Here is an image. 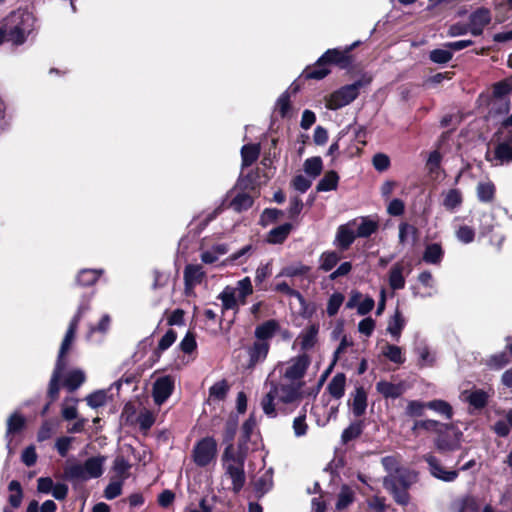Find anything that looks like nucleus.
I'll use <instances>...</instances> for the list:
<instances>
[{"label": "nucleus", "mask_w": 512, "mask_h": 512, "mask_svg": "<svg viewBox=\"0 0 512 512\" xmlns=\"http://www.w3.org/2000/svg\"><path fill=\"white\" fill-rule=\"evenodd\" d=\"M244 452H236L232 444H229L222 455L224 473L221 477V489L239 493L245 484Z\"/></svg>", "instance_id": "2"}, {"label": "nucleus", "mask_w": 512, "mask_h": 512, "mask_svg": "<svg viewBox=\"0 0 512 512\" xmlns=\"http://www.w3.org/2000/svg\"><path fill=\"white\" fill-rule=\"evenodd\" d=\"M384 488L393 496L394 501L401 506H407L410 502L408 488L396 485L392 479L383 480Z\"/></svg>", "instance_id": "14"}, {"label": "nucleus", "mask_w": 512, "mask_h": 512, "mask_svg": "<svg viewBox=\"0 0 512 512\" xmlns=\"http://www.w3.org/2000/svg\"><path fill=\"white\" fill-rule=\"evenodd\" d=\"M92 300V295H83L78 304L76 313L72 317L71 321L77 324L80 323L82 317L90 310V303Z\"/></svg>", "instance_id": "57"}, {"label": "nucleus", "mask_w": 512, "mask_h": 512, "mask_svg": "<svg viewBox=\"0 0 512 512\" xmlns=\"http://www.w3.org/2000/svg\"><path fill=\"white\" fill-rule=\"evenodd\" d=\"M340 256L335 251H326L320 255L319 269L328 272L331 271L339 262Z\"/></svg>", "instance_id": "39"}, {"label": "nucleus", "mask_w": 512, "mask_h": 512, "mask_svg": "<svg viewBox=\"0 0 512 512\" xmlns=\"http://www.w3.org/2000/svg\"><path fill=\"white\" fill-rule=\"evenodd\" d=\"M318 332V324H311L301 332L299 339L302 350H309L315 345L317 341Z\"/></svg>", "instance_id": "26"}, {"label": "nucleus", "mask_w": 512, "mask_h": 512, "mask_svg": "<svg viewBox=\"0 0 512 512\" xmlns=\"http://www.w3.org/2000/svg\"><path fill=\"white\" fill-rule=\"evenodd\" d=\"M292 229L290 223H284L276 228H273L268 234V242L273 244L282 243L289 235Z\"/></svg>", "instance_id": "38"}, {"label": "nucleus", "mask_w": 512, "mask_h": 512, "mask_svg": "<svg viewBox=\"0 0 512 512\" xmlns=\"http://www.w3.org/2000/svg\"><path fill=\"white\" fill-rule=\"evenodd\" d=\"M384 479H392L394 480L396 485L410 488L413 482L415 481V475L408 471H400L397 472L396 475H389Z\"/></svg>", "instance_id": "52"}, {"label": "nucleus", "mask_w": 512, "mask_h": 512, "mask_svg": "<svg viewBox=\"0 0 512 512\" xmlns=\"http://www.w3.org/2000/svg\"><path fill=\"white\" fill-rule=\"evenodd\" d=\"M75 441L74 437L71 436H61L55 441V449L61 457H66L70 449L72 448V444Z\"/></svg>", "instance_id": "61"}, {"label": "nucleus", "mask_w": 512, "mask_h": 512, "mask_svg": "<svg viewBox=\"0 0 512 512\" xmlns=\"http://www.w3.org/2000/svg\"><path fill=\"white\" fill-rule=\"evenodd\" d=\"M406 326V319L402 315V313L396 309L395 313L390 317L387 325V333H389L392 338L396 341H399L401 337L402 330Z\"/></svg>", "instance_id": "21"}, {"label": "nucleus", "mask_w": 512, "mask_h": 512, "mask_svg": "<svg viewBox=\"0 0 512 512\" xmlns=\"http://www.w3.org/2000/svg\"><path fill=\"white\" fill-rule=\"evenodd\" d=\"M345 300V296L340 292L331 294L327 301L326 313L329 317H334Z\"/></svg>", "instance_id": "49"}, {"label": "nucleus", "mask_w": 512, "mask_h": 512, "mask_svg": "<svg viewBox=\"0 0 512 512\" xmlns=\"http://www.w3.org/2000/svg\"><path fill=\"white\" fill-rule=\"evenodd\" d=\"M217 442L213 437H204L192 449V460L198 467H206L216 460Z\"/></svg>", "instance_id": "5"}, {"label": "nucleus", "mask_w": 512, "mask_h": 512, "mask_svg": "<svg viewBox=\"0 0 512 512\" xmlns=\"http://www.w3.org/2000/svg\"><path fill=\"white\" fill-rule=\"evenodd\" d=\"M444 251L439 243H431L425 247L423 261L427 264L439 265L443 259Z\"/></svg>", "instance_id": "27"}, {"label": "nucleus", "mask_w": 512, "mask_h": 512, "mask_svg": "<svg viewBox=\"0 0 512 512\" xmlns=\"http://www.w3.org/2000/svg\"><path fill=\"white\" fill-rule=\"evenodd\" d=\"M339 181L338 174L335 171L325 173L323 178L317 184V191L326 192L337 188Z\"/></svg>", "instance_id": "40"}, {"label": "nucleus", "mask_w": 512, "mask_h": 512, "mask_svg": "<svg viewBox=\"0 0 512 512\" xmlns=\"http://www.w3.org/2000/svg\"><path fill=\"white\" fill-rule=\"evenodd\" d=\"M85 381V374L82 370L74 369L67 373L64 379V386L70 391L78 389Z\"/></svg>", "instance_id": "36"}, {"label": "nucleus", "mask_w": 512, "mask_h": 512, "mask_svg": "<svg viewBox=\"0 0 512 512\" xmlns=\"http://www.w3.org/2000/svg\"><path fill=\"white\" fill-rule=\"evenodd\" d=\"M308 272H309V267L299 263L296 265H290V266L284 267L280 271V273L278 274L277 277H280V276L296 277V276L305 275Z\"/></svg>", "instance_id": "59"}, {"label": "nucleus", "mask_w": 512, "mask_h": 512, "mask_svg": "<svg viewBox=\"0 0 512 512\" xmlns=\"http://www.w3.org/2000/svg\"><path fill=\"white\" fill-rule=\"evenodd\" d=\"M105 462L106 457L101 455L88 458L83 463L87 480L101 477L104 471L103 466Z\"/></svg>", "instance_id": "16"}, {"label": "nucleus", "mask_w": 512, "mask_h": 512, "mask_svg": "<svg viewBox=\"0 0 512 512\" xmlns=\"http://www.w3.org/2000/svg\"><path fill=\"white\" fill-rule=\"evenodd\" d=\"M461 436L460 432L455 433L454 438H450L447 434H440L435 441L436 448L440 452L454 451L460 447Z\"/></svg>", "instance_id": "25"}, {"label": "nucleus", "mask_w": 512, "mask_h": 512, "mask_svg": "<svg viewBox=\"0 0 512 512\" xmlns=\"http://www.w3.org/2000/svg\"><path fill=\"white\" fill-rule=\"evenodd\" d=\"M259 144H247L241 149L242 165L247 167L252 165L259 157Z\"/></svg>", "instance_id": "37"}, {"label": "nucleus", "mask_w": 512, "mask_h": 512, "mask_svg": "<svg viewBox=\"0 0 512 512\" xmlns=\"http://www.w3.org/2000/svg\"><path fill=\"white\" fill-rule=\"evenodd\" d=\"M84 464L72 463L64 468V478L69 481H87Z\"/></svg>", "instance_id": "34"}, {"label": "nucleus", "mask_w": 512, "mask_h": 512, "mask_svg": "<svg viewBox=\"0 0 512 512\" xmlns=\"http://www.w3.org/2000/svg\"><path fill=\"white\" fill-rule=\"evenodd\" d=\"M78 325L77 323L75 322H72L70 321L69 325H68V329L65 333V336L62 340V343H61V346H60V349H59V353H58V357H57V361L56 363L57 364H60L61 365H64L66 366V363L64 361V356L65 354L69 351L74 339H75V335H76V331L78 329Z\"/></svg>", "instance_id": "18"}, {"label": "nucleus", "mask_w": 512, "mask_h": 512, "mask_svg": "<svg viewBox=\"0 0 512 512\" xmlns=\"http://www.w3.org/2000/svg\"><path fill=\"white\" fill-rule=\"evenodd\" d=\"M423 459L428 464L429 473L434 478L446 483L454 482L458 478V470L446 469L441 461L434 455L426 454L423 456Z\"/></svg>", "instance_id": "6"}, {"label": "nucleus", "mask_w": 512, "mask_h": 512, "mask_svg": "<svg viewBox=\"0 0 512 512\" xmlns=\"http://www.w3.org/2000/svg\"><path fill=\"white\" fill-rule=\"evenodd\" d=\"M131 464L123 456H117L113 462V471L119 480L124 481L128 478Z\"/></svg>", "instance_id": "47"}, {"label": "nucleus", "mask_w": 512, "mask_h": 512, "mask_svg": "<svg viewBox=\"0 0 512 512\" xmlns=\"http://www.w3.org/2000/svg\"><path fill=\"white\" fill-rule=\"evenodd\" d=\"M357 225V237L366 238L375 233L378 229V222L368 217H362Z\"/></svg>", "instance_id": "41"}, {"label": "nucleus", "mask_w": 512, "mask_h": 512, "mask_svg": "<svg viewBox=\"0 0 512 512\" xmlns=\"http://www.w3.org/2000/svg\"><path fill=\"white\" fill-rule=\"evenodd\" d=\"M491 22V13L486 8H478L469 15V33L473 36L482 35L485 27Z\"/></svg>", "instance_id": "8"}, {"label": "nucleus", "mask_w": 512, "mask_h": 512, "mask_svg": "<svg viewBox=\"0 0 512 512\" xmlns=\"http://www.w3.org/2000/svg\"><path fill=\"white\" fill-rule=\"evenodd\" d=\"M363 431V425L361 422H354L350 424L346 429L343 430L341 435V440L344 444L349 441L356 439L361 435Z\"/></svg>", "instance_id": "54"}, {"label": "nucleus", "mask_w": 512, "mask_h": 512, "mask_svg": "<svg viewBox=\"0 0 512 512\" xmlns=\"http://www.w3.org/2000/svg\"><path fill=\"white\" fill-rule=\"evenodd\" d=\"M490 394L482 389L472 391L464 390L460 394V399L468 402L475 409H482L487 405Z\"/></svg>", "instance_id": "13"}, {"label": "nucleus", "mask_w": 512, "mask_h": 512, "mask_svg": "<svg viewBox=\"0 0 512 512\" xmlns=\"http://www.w3.org/2000/svg\"><path fill=\"white\" fill-rule=\"evenodd\" d=\"M383 355L395 364H403L405 357L403 356L402 349L393 344H386L382 351Z\"/></svg>", "instance_id": "48"}, {"label": "nucleus", "mask_w": 512, "mask_h": 512, "mask_svg": "<svg viewBox=\"0 0 512 512\" xmlns=\"http://www.w3.org/2000/svg\"><path fill=\"white\" fill-rule=\"evenodd\" d=\"M218 299L222 302L223 310H238L237 289L226 286L219 294Z\"/></svg>", "instance_id": "29"}, {"label": "nucleus", "mask_w": 512, "mask_h": 512, "mask_svg": "<svg viewBox=\"0 0 512 512\" xmlns=\"http://www.w3.org/2000/svg\"><path fill=\"white\" fill-rule=\"evenodd\" d=\"M175 380L170 375L159 377L153 385V398L157 405L163 404L172 394Z\"/></svg>", "instance_id": "7"}, {"label": "nucleus", "mask_w": 512, "mask_h": 512, "mask_svg": "<svg viewBox=\"0 0 512 512\" xmlns=\"http://www.w3.org/2000/svg\"><path fill=\"white\" fill-rule=\"evenodd\" d=\"M462 200L463 198L460 190L450 189L444 195L443 206L447 210L453 211L461 205Z\"/></svg>", "instance_id": "43"}, {"label": "nucleus", "mask_w": 512, "mask_h": 512, "mask_svg": "<svg viewBox=\"0 0 512 512\" xmlns=\"http://www.w3.org/2000/svg\"><path fill=\"white\" fill-rule=\"evenodd\" d=\"M370 82L371 78L362 77L352 84L341 87L326 99V107L330 110H337L350 104L357 98L360 89L369 85Z\"/></svg>", "instance_id": "4"}, {"label": "nucleus", "mask_w": 512, "mask_h": 512, "mask_svg": "<svg viewBox=\"0 0 512 512\" xmlns=\"http://www.w3.org/2000/svg\"><path fill=\"white\" fill-rule=\"evenodd\" d=\"M104 273L103 269H82L76 276L77 284L81 286H91L95 284L98 278Z\"/></svg>", "instance_id": "30"}, {"label": "nucleus", "mask_w": 512, "mask_h": 512, "mask_svg": "<svg viewBox=\"0 0 512 512\" xmlns=\"http://www.w3.org/2000/svg\"><path fill=\"white\" fill-rule=\"evenodd\" d=\"M111 317L103 314L97 324L89 325L86 339L91 342L101 343L111 327Z\"/></svg>", "instance_id": "12"}, {"label": "nucleus", "mask_w": 512, "mask_h": 512, "mask_svg": "<svg viewBox=\"0 0 512 512\" xmlns=\"http://www.w3.org/2000/svg\"><path fill=\"white\" fill-rule=\"evenodd\" d=\"M494 160L496 165H503L512 162V139L506 138L499 142L494 149Z\"/></svg>", "instance_id": "17"}, {"label": "nucleus", "mask_w": 512, "mask_h": 512, "mask_svg": "<svg viewBox=\"0 0 512 512\" xmlns=\"http://www.w3.org/2000/svg\"><path fill=\"white\" fill-rule=\"evenodd\" d=\"M310 366L306 354L292 357L279 363L267 382L269 388L261 401L263 412L271 418L279 413H288L299 405L303 398L304 377Z\"/></svg>", "instance_id": "1"}, {"label": "nucleus", "mask_w": 512, "mask_h": 512, "mask_svg": "<svg viewBox=\"0 0 512 512\" xmlns=\"http://www.w3.org/2000/svg\"><path fill=\"white\" fill-rule=\"evenodd\" d=\"M8 490L10 491V495L8 497L9 504L13 508H18L23 499V490L20 482L12 480L8 485Z\"/></svg>", "instance_id": "42"}, {"label": "nucleus", "mask_w": 512, "mask_h": 512, "mask_svg": "<svg viewBox=\"0 0 512 512\" xmlns=\"http://www.w3.org/2000/svg\"><path fill=\"white\" fill-rule=\"evenodd\" d=\"M323 163L320 157H311L304 162V171L312 178H316L322 171Z\"/></svg>", "instance_id": "50"}, {"label": "nucleus", "mask_w": 512, "mask_h": 512, "mask_svg": "<svg viewBox=\"0 0 512 512\" xmlns=\"http://www.w3.org/2000/svg\"><path fill=\"white\" fill-rule=\"evenodd\" d=\"M357 225V219H353L346 224L340 225L336 232L335 245L341 250H347L354 242L357 234L353 227Z\"/></svg>", "instance_id": "10"}, {"label": "nucleus", "mask_w": 512, "mask_h": 512, "mask_svg": "<svg viewBox=\"0 0 512 512\" xmlns=\"http://www.w3.org/2000/svg\"><path fill=\"white\" fill-rule=\"evenodd\" d=\"M255 427H256V421L252 417H249L243 423L242 430H241V439L239 441V451L238 452H244L243 450L247 449L246 443L250 439Z\"/></svg>", "instance_id": "46"}, {"label": "nucleus", "mask_w": 512, "mask_h": 512, "mask_svg": "<svg viewBox=\"0 0 512 512\" xmlns=\"http://www.w3.org/2000/svg\"><path fill=\"white\" fill-rule=\"evenodd\" d=\"M270 343L267 341L257 340L248 348L249 365L254 366L263 362L269 352Z\"/></svg>", "instance_id": "15"}, {"label": "nucleus", "mask_w": 512, "mask_h": 512, "mask_svg": "<svg viewBox=\"0 0 512 512\" xmlns=\"http://www.w3.org/2000/svg\"><path fill=\"white\" fill-rule=\"evenodd\" d=\"M425 408H427V403L411 400L407 403L405 414L409 417H420L423 415Z\"/></svg>", "instance_id": "64"}, {"label": "nucleus", "mask_w": 512, "mask_h": 512, "mask_svg": "<svg viewBox=\"0 0 512 512\" xmlns=\"http://www.w3.org/2000/svg\"><path fill=\"white\" fill-rule=\"evenodd\" d=\"M205 276L203 267L199 264H189L184 269V281L186 287L192 288L200 284Z\"/></svg>", "instance_id": "20"}, {"label": "nucleus", "mask_w": 512, "mask_h": 512, "mask_svg": "<svg viewBox=\"0 0 512 512\" xmlns=\"http://www.w3.org/2000/svg\"><path fill=\"white\" fill-rule=\"evenodd\" d=\"M453 57V53L449 48H439L430 51L429 59L436 64H446Z\"/></svg>", "instance_id": "51"}, {"label": "nucleus", "mask_w": 512, "mask_h": 512, "mask_svg": "<svg viewBox=\"0 0 512 512\" xmlns=\"http://www.w3.org/2000/svg\"><path fill=\"white\" fill-rule=\"evenodd\" d=\"M64 368H65V366L61 365V363L60 364L56 363L54 371L52 373V376H51V379L49 382V387H48V396L52 401H54L58 397L59 390H60L59 381H60L61 374H62V371L64 370Z\"/></svg>", "instance_id": "35"}, {"label": "nucleus", "mask_w": 512, "mask_h": 512, "mask_svg": "<svg viewBox=\"0 0 512 512\" xmlns=\"http://www.w3.org/2000/svg\"><path fill=\"white\" fill-rule=\"evenodd\" d=\"M330 73V69H328L325 65L318 66L317 62L313 67H307L304 71V77L306 79H316L321 80L325 78Z\"/></svg>", "instance_id": "56"}, {"label": "nucleus", "mask_w": 512, "mask_h": 512, "mask_svg": "<svg viewBox=\"0 0 512 512\" xmlns=\"http://www.w3.org/2000/svg\"><path fill=\"white\" fill-rule=\"evenodd\" d=\"M123 482L124 481L119 479L110 481L104 490V497L107 500H113L121 495Z\"/></svg>", "instance_id": "63"}, {"label": "nucleus", "mask_w": 512, "mask_h": 512, "mask_svg": "<svg viewBox=\"0 0 512 512\" xmlns=\"http://www.w3.org/2000/svg\"><path fill=\"white\" fill-rule=\"evenodd\" d=\"M376 390L384 398L397 399L405 392V387L402 383L394 384L382 380L376 383Z\"/></svg>", "instance_id": "19"}, {"label": "nucleus", "mask_w": 512, "mask_h": 512, "mask_svg": "<svg viewBox=\"0 0 512 512\" xmlns=\"http://www.w3.org/2000/svg\"><path fill=\"white\" fill-rule=\"evenodd\" d=\"M496 193V187L490 180H484L478 182L476 186V195L480 202L490 203L494 200Z\"/></svg>", "instance_id": "23"}, {"label": "nucleus", "mask_w": 512, "mask_h": 512, "mask_svg": "<svg viewBox=\"0 0 512 512\" xmlns=\"http://www.w3.org/2000/svg\"><path fill=\"white\" fill-rule=\"evenodd\" d=\"M415 352L418 355V365L420 367L433 366L436 361V356L430 351L425 343H420L415 347Z\"/></svg>", "instance_id": "33"}, {"label": "nucleus", "mask_w": 512, "mask_h": 512, "mask_svg": "<svg viewBox=\"0 0 512 512\" xmlns=\"http://www.w3.org/2000/svg\"><path fill=\"white\" fill-rule=\"evenodd\" d=\"M3 21L8 31V41L15 46L24 44L35 28V18L26 10L13 11Z\"/></svg>", "instance_id": "3"}, {"label": "nucleus", "mask_w": 512, "mask_h": 512, "mask_svg": "<svg viewBox=\"0 0 512 512\" xmlns=\"http://www.w3.org/2000/svg\"><path fill=\"white\" fill-rule=\"evenodd\" d=\"M278 329L279 324L276 320H267L255 328L254 334L257 340L269 342Z\"/></svg>", "instance_id": "22"}, {"label": "nucleus", "mask_w": 512, "mask_h": 512, "mask_svg": "<svg viewBox=\"0 0 512 512\" xmlns=\"http://www.w3.org/2000/svg\"><path fill=\"white\" fill-rule=\"evenodd\" d=\"M87 405L91 408H99L106 404L107 393L104 390H98L86 397Z\"/></svg>", "instance_id": "58"}, {"label": "nucleus", "mask_w": 512, "mask_h": 512, "mask_svg": "<svg viewBox=\"0 0 512 512\" xmlns=\"http://www.w3.org/2000/svg\"><path fill=\"white\" fill-rule=\"evenodd\" d=\"M427 408L440 415H443L446 419H451L453 416L452 406L444 400L429 401L427 402Z\"/></svg>", "instance_id": "44"}, {"label": "nucleus", "mask_w": 512, "mask_h": 512, "mask_svg": "<svg viewBox=\"0 0 512 512\" xmlns=\"http://www.w3.org/2000/svg\"><path fill=\"white\" fill-rule=\"evenodd\" d=\"M346 376L343 373H337L327 385V390L335 399H340L345 392Z\"/></svg>", "instance_id": "31"}, {"label": "nucleus", "mask_w": 512, "mask_h": 512, "mask_svg": "<svg viewBox=\"0 0 512 512\" xmlns=\"http://www.w3.org/2000/svg\"><path fill=\"white\" fill-rule=\"evenodd\" d=\"M452 509L455 512H478L479 505L474 496L465 495L452 503Z\"/></svg>", "instance_id": "28"}, {"label": "nucleus", "mask_w": 512, "mask_h": 512, "mask_svg": "<svg viewBox=\"0 0 512 512\" xmlns=\"http://www.w3.org/2000/svg\"><path fill=\"white\" fill-rule=\"evenodd\" d=\"M404 264L402 262L395 263L389 272V285L392 290H401L405 287V277L403 275Z\"/></svg>", "instance_id": "24"}, {"label": "nucleus", "mask_w": 512, "mask_h": 512, "mask_svg": "<svg viewBox=\"0 0 512 512\" xmlns=\"http://www.w3.org/2000/svg\"><path fill=\"white\" fill-rule=\"evenodd\" d=\"M455 236L458 241L463 244H469L474 241L475 238V230L467 225H461L455 231Z\"/></svg>", "instance_id": "60"}, {"label": "nucleus", "mask_w": 512, "mask_h": 512, "mask_svg": "<svg viewBox=\"0 0 512 512\" xmlns=\"http://www.w3.org/2000/svg\"><path fill=\"white\" fill-rule=\"evenodd\" d=\"M229 385L226 380H221L212 385L209 389V397L213 401H222L226 398Z\"/></svg>", "instance_id": "45"}, {"label": "nucleus", "mask_w": 512, "mask_h": 512, "mask_svg": "<svg viewBox=\"0 0 512 512\" xmlns=\"http://www.w3.org/2000/svg\"><path fill=\"white\" fill-rule=\"evenodd\" d=\"M26 420L25 418L18 412H14L10 415L7 420V429L5 434L6 439V448L8 450V454H13V435L21 432L25 427Z\"/></svg>", "instance_id": "11"}, {"label": "nucleus", "mask_w": 512, "mask_h": 512, "mask_svg": "<svg viewBox=\"0 0 512 512\" xmlns=\"http://www.w3.org/2000/svg\"><path fill=\"white\" fill-rule=\"evenodd\" d=\"M367 408V394L362 387L355 390L352 401V412L356 417L362 416Z\"/></svg>", "instance_id": "32"}, {"label": "nucleus", "mask_w": 512, "mask_h": 512, "mask_svg": "<svg viewBox=\"0 0 512 512\" xmlns=\"http://www.w3.org/2000/svg\"><path fill=\"white\" fill-rule=\"evenodd\" d=\"M252 204H253L252 197L246 193H240V194L236 195L231 202L232 208L237 212L247 210L248 208H250L252 206Z\"/></svg>", "instance_id": "55"}, {"label": "nucleus", "mask_w": 512, "mask_h": 512, "mask_svg": "<svg viewBox=\"0 0 512 512\" xmlns=\"http://www.w3.org/2000/svg\"><path fill=\"white\" fill-rule=\"evenodd\" d=\"M56 428L57 422L53 420L44 421L37 433V440L43 442L50 439L55 434Z\"/></svg>", "instance_id": "53"}, {"label": "nucleus", "mask_w": 512, "mask_h": 512, "mask_svg": "<svg viewBox=\"0 0 512 512\" xmlns=\"http://www.w3.org/2000/svg\"><path fill=\"white\" fill-rule=\"evenodd\" d=\"M335 64L341 68H347L351 64V56L345 49H328L318 60L317 65Z\"/></svg>", "instance_id": "9"}, {"label": "nucleus", "mask_w": 512, "mask_h": 512, "mask_svg": "<svg viewBox=\"0 0 512 512\" xmlns=\"http://www.w3.org/2000/svg\"><path fill=\"white\" fill-rule=\"evenodd\" d=\"M509 363V358L505 352H499L491 355L486 360V365L491 369H501Z\"/></svg>", "instance_id": "62"}]
</instances>
